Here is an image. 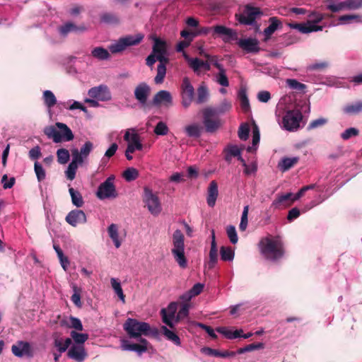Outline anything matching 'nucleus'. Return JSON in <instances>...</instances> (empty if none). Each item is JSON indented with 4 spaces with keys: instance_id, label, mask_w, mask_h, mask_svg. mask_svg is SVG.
I'll return each instance as SVG.
<instances>
[{
    "instance_id": "obj_50",
    "label": "nucleus",
    "mask_w": 362,
    "mask_h": 362,
    "mask_svg": "<svg viewBox=\"0 0 362 362\" xmlns=\"http://www.w3.org/2000/svg\"><path fill=\"white\" fill-rule=\"evenodd\" d=\"M35 173L36 174L37 180L39 182L42 181L45 179V171L44 168H42V165H40L38 162L35 163L34 165Z\"/></svg>"
},
{
    "instance_id": "obj_60",
    "label": "nucleus",
    "mask_w": 362,
    "mask_h": 362,
    "mask_svg": "<svg viewBox=\"0 0 362 362\" xmlns=\"http://www.w3.org/2000/svg\"><path fill=\"white\" fill-rule=\"evenodd\" d=\"M69 320H70V325H69L70 327L74 328L75 329H76L78 331L83 330V327L82 325L81 320L78 318L71 316Z\"/></svg>"
},
{
    "instance_id": "obj_18",
    "label": "nucleus",
    "mask_w": 362,
    "mask_h": 362,
    "mask_svg": "<svg viewBox=\"0 0 362 362\" xmlns=\"http://www.w3.org/2000/svg\"><path fill=\"white\" fill-rule=\"evenodd\" d=\"M237 44L247 53H257L260 50L259 41L256 38L240 39Z\"/></svg>"
},
{
    "instance_id": "obj_3",
    "label": "nucleus",
    "mask_w": 362,
    "mask_h": 362,
    "mask_svg": "<svg viewBox=\"0 0 362 362\" xmlns=\"http://www.w3.org/2000/svg\"><path fill=\"white\" fill-rule=\"evenodd\" d=\"M45 134L52 139L54 143H60L63 141H70L74 136L71 129L62 122H57L55 126H47L44 129Z\"/></svg>"
},
{
    "instance_id": "obj_42",
    "label": "nucleus",
    "mask_w": 362,
    "mask_h": 362,
    "mask_svg": "<svg viewBox=\"0 0 362 362\" xmlns=\"http://www.w3.org/2000/svg\"><path fill=\"white\" fill-rule=\"evenodd\" d=\"M162 330L165 337L176 345H180L181 341L180 337L173 331L168 329L166 327L163 326Z\"/></svg>"
},
{
    "instance_id": "obj_7",
    "label": "nucleus",
    "mask_w": 362,
    "mask_h": 362,
    "mask_svg": "<svg viewBox=\"0 0 362 362\" xmlns=\"http://www.w3.org/2000/svg\"><path fill=\"white\" fill-rule=\"evenodd\" d=\"M143 38L144 35L142 34L127 35L120 37L115 43L112 44L109 49L112 54L119 53L126 49L128 47L139 44Z\"/></svg>"
},
{
    "instance_id": "obj_16",
    "label": "nucleus",
    "mask_w": 362,
    "mask_h": 362,
    "mask_svg": "<svg viewBox=\"0 0 362 362\" xmlns=\"http://www.w3.org/2000/svg\"><path fill=\"white\" fill-rule=\"evenodd\" d=\"M65 220L74 227L78 224H83L87 221L85 213L82 210L78 209L71 211L66 216Z\"/></svg>"
},
{
    "instance_id": "obj_57",
    "label": "nucleus",
    "mask_w": 362,
    "mask_h": 362,
    "mask_svg": "<svg viewBox=\"0 0 362 362\" xmlns=\"http://www.w3.org/2000/svg\"><path fill=\"white\" fill-rule=\"evenodd\" d=\"M168 132V128L167 125L163 122H159L154 129V133L157 135H166Z\"/></svg>"
},
{
    "instance_id": "obj_4",
    "label": "nucleus",
    "mask_w": 362,
    "mask_h": 362,
    "mask_svg": "<svg viewBox=\"0 0 362 362\" xmlns=\"http://www.w3.org/2000/svg\"><path fill=\"white\" fill-rule=\"evenodd\" d=\"M260 247L262 255L267 259L276 261L284 256L283 244L279 240L267 238L261 240Z\"/></svg>"
},
{
    "instance_id": "obj_23",
    "label": "nucleus",
    "mask_w": 362,
    "mask_h": 362,
    "mask_svg": "<svg viewBox=\"0 0 362 362\" xmlns=\"http://www.w3.org/2000/svg\"><path fill=\"white\" fill-rule=\"evenodd\" d=\"M153 103L156 105L164 103L166 106H170L173 105V98L169 91L163 90L154 95Z\"/></svg>"
},
{
    "instance_id": "obj_61",
    "label": "nucleus",
    "mask_w": 362,
    "mask_h": 362,
    "mask_svg": "<svg viewBox=\"0 0 362 362\" xmlns=\"http://www.w3.org/2000/svg\"><path fill=\"white\" fill-rule=\"evenodd\" d=\"M224 152H228L233 157H238L241 154V149L238 147L236 145H228L226 148H225Z\"/></svg>"
},
{
    "instance_id": "obj_52",
    "label": "nucleus",
    "mask_w": 362,
    "mask_h": 362,
    "mask_svg": "<svg viewBox=\"0 0 362 362\" xmlns=\"http://www.w3.org/2000/svg\"><path fill=\"white\" fill-rule=\"evenodd\" d=\"M286 83L291 88L295 90H304L306 88L305 84L300 83L296 79H287Z\"/></svg>"
},
{
    "instance_id": "obj_38",
    "label": "nucleus",
    "mask_w": 362,
    "mask_h": 362,
    "mask_svg": "<svg viewBox=\"0 0 362 362\" xmlns=\"http://www.w3.org/2000/svg\"><path fill=\"white\" fill-rule=\"evenodd\" d=\"M308 16V21L305 23L307 25L313 24V23H320L325 17V15L317 11H309Z\"/></svg>"
},
{
    "instance_id": "obj_34",
    "label": "nucleus",
    "mask_w": 362,
    "mask_h": 362,
    "mask_svg": "<svg viewBox=\"0 0 362 362\" xmlns=\"http://www.w3.org/2000/svg\"><path fill=\"white\" fill-rule=\"evenodd\" d=\"M69 192L71 197L72 204L76 207H81L84 204L81 194L73 187L69 189Z\"/></svg>"
},
{
    "instance_id": "obj_27",
    "label": "nucleus",
    "mask_w": 362,
    "mask_h": 362,
    "mask_svg": "<svg viewBox=\"0 0 362 362\" xmlns=\"http://www.w3.org/2000/svg\"><path fill=\"white\" fill-rule=\"evenodd\" d=\"M299 160L298 157L283 158L278 163V168L281 172H286L296 165Z\"/></svg>"
},
{
    "instance_id": "obj_10",
    "label": "nucleus",
    "mask_w": 362,
    "mask_h": 362,
    "mask_svg": "<svg viewBox=\"0 0 362 362\" xmlns=\"http://www.w3.org/2000/svg\"><path fill=\"white\" fill-rule=\"evenodd\" d=\"M115 176L108 177L103 182H102L96 192V196L100 199L108 198H116L117 192L114 185Z\"/></svg>"
},
{
    "instance_id": "obj_21",
    "label": "nucleus",
    "mask_w": 362,
    "mask_h": 362,
    "mask_svg": "<svg viewBox=\"0 0 362 362\" xmlns=\"http://www.w3.org/2000/svg\"><path fill=\"white\" fill-rule=\"evenodd\" d=\"M67 356L77 362H83L88 355L83 346L73 345L68 351Z\"/></svg>"
},
{
    "instance_id": "obj_26",
    "label": "nucleus",
    "mask_w": 362,
    "mask_h": 362,
    "mask_svg": "<svg viewBox=\"0 0 362 362\" xmlns=\"http://www.w3.org/2000/svg\"><path fill=\"white\" fill-rule=\"evenodd\" d=\"M86 30V28L83 25L78 26L72 22H67L64 23L63 25L60 26L59 28L60 34L64 36L66 35L68 33L71 32H84Z\"/></svg>"
},
{
    "instance_id": "obj_59",
    "label": "nucleus",
    "mask_w": 362,
    "mask_h": 362,
    "mask_svg": "<svg viewBox=\"0 0 362 362\" xmlns=\"http://www.w3.org/2000/svg\"><path fill=\"white\" fill-rule=\"evenodd\" d=\"M93 148V143L89 141H86L83 144V146L81 148L79 153L84 157V158H86L90 154Z\"/></svg>"
},
{
    "instance_id": "obj_29",
    "label": "nucleus",
    "mask_w": 362,
    "mask_h": 362,
    "mask_svg": "<svg viewBox=\"0 0 362 362\" xmlns=\"http://www.w3.org/2000/svg\"><path fill=\"white\" fill-rule=\"evenodd\" d=\"M197 97L196 99L194 98V101L197 104L199 105L207 102L209 97V93L206 86H199L197 89Z\"/></svg>"
},
{
    "instance_id": "obj_43",
    "label": "nucleus",
    "mask_w": 362,
    "mask_h": 362,
    "mask_svg": "<svg viewBox=\"0 0 362 362\" xmlns=\"http://www.w3.org/2000/svg\"><path fill=\"white\" fill-rule=\"evenodd\" d=\"M71 344V339L70 338H66L64 341L62 339H57L54 340V346L57 347L60 353L66 351Z\"/></svg>"
},
{
    "instance_id": "obj_41",
    "label": "nucleus",
    "mask_w": 362,
    "mask_h": 362,
    "mask_svg": "<svg viewBox=\"0 0 362 362\" xmlns=\"http://www.w3.org/2000/svg\"><path fill=\"white\" fill-rule=\"evenodd\" d=\"M122 176L127 182L135 180L139 177V171L134 168H128L122 173Z\"/></svg>"
},
{
    "instance_id": "obj_11",
    "label": "nucleus",
    "mask_w": 362,
    "mask_h": 362,
    "mask_svg": "<svg viewBox=\"0 0 362 362\" xmlns=\"http://www.w3.org/2000/svg\"><path fill=\"white\" fill-rule=\"evenodd\" d=\"M303 115L298 110H288L282 119L283 127L289 132L296 131L300 127Z\"/></svg>"
},
{
    "instance_id": "obj_9",
    "label": "nucleus",
    "mask_w": 362,
    "mask_h": 362,
    "mask_svg": "<svg viewBox=\"0 0 362 362\" xmlns=\"http://www.w3.org/2000/svg\"><path fill=\"white\" fill-rule=\"evenodd\" d=\"M143 201L151 214L157 216L161 212L162 207L158 195L148 187H144Z\"/></svg>"
},
{
    "instance_id": "obj_45",
    "label": "nucleus",
    "mask_w": 362,
    "mask_h": 362,
    "mask_svg": "<svg viewBox=\"0 0 362 362\" xmlns=\"http://www.w3.org/2000/svg\"><path fill=\"white\" fill-rule=\"evenodd\" d=\"M57 161L60 164L66 163L70 158V154L67 149L59 148L57 151Z\"/></svg>"
},
{
    "instance_id": "obj_46",
    "label": "nucleus",
    "mask_w": 362,
    "mask_h": 362,
    "mask_svg": "<svg viewBox=\"0 0 362 362\" xmlns=\"http://www.w3.org/2000/svg\"><path fill=\"white\" fill-rule=\"evenodd\" d=\"M101 22L107 24H117L119 18L112 13H104L100 15Z\"/></svg>"
},
{
    "instance_id": "obj_55",
    "label": "nucleus",
    "mask_w": 362,
    "mask_h": 362,
    "mask_svg": "<svg viewBox=\"0 0 362 362\" xmlns=\"http://www.w3.org/2000/svg\"><path fill=\"white\" fill-rule=\"evenodd\" d=\"M359 134V131L354 127L346 129L341 134V137L344 140H348L352 136H356Z\"/></svg>"
},
{
    "instance_id": "obj_30",
    "label": "nucleus",
    "mask_w": 362,
    "mask_h": 362,
    "mask_svg": "<svg viewBox=\"0 0 362 362\" xmlns=\"http://www.w3.org/2000/svg\"><path fill=\"white\" fill-rule=\"evenodd\" d=\"M214 66L219 71L217 75V82L223 87H228L229 86V81L226 74V69L223 68V65L218 62H216Z\"/></svg>"
},
{
    "instance_id": "obj_28",
    "label": "nucleus",
    "mask_w": 362,
    "mask_h": 362,
    "mask_svg": "<svg viewBox=\"0 0 362 362\" xmlns=\"http://www.w3.org/2000/svg\"><path fill=\"white\" fill-rule=\"evenodd\" d=\"M185 59L187 60L189 66L193 70L197 75L200 74L203 67V60L199 58H191L189 56L185 54Z\"/></svg>"
},
{
    "instance_id": "obj_64",
    "label": "nucleus",
    "mask_w": 362,
    "mask_h": 362,
    "mask_svg": "<svg viewBox=\"0 0 362 362\" xmlns=\"http://www.w3.org/2000/svg\"><path fill=\"white\" fill-rule=\"evenodd\" d=\"M300 215V210L296 208H292L291 210L288 211V215H287V219L288 221L291 222L294 219L298 218Z\"/></svg>"
},
{
    "instance_id": "obj_13",
    "label": "nucleus",
    "mask_w": 362,
    "mask_h": 362,
    "mask_svg": "<svg viewBox=\"0 0 362 362\" xmlns=\"http://www.w3.org/2000/svg\"><path fill=\"white\" fill-rule=\"evenodd\" d=\"M88 95L100 101H108L111 100V93L107 86L100 85L93 87L88 90Z\"/></svg>"
},
{
    "instance_id": "obj_49",
    "label": "nucleus",
    "mask_w": 362,
    "mask_h": 362,
    "mask_svg": "<svg viewBox=\"0 0 362 362\" xmlns=\"http://www.w3.org/2000/svg\"><path fill=\"white\" fill-rule=\"evenodd\" d=\"M189 304L188 303H185L182 304L181 308H180L177 316L176 321H179L181 319L186 317L189 314Z\"/></svg>"
},
{
    "instance_id": "obj_6",
    "label": "nucleus",
    "mask_w": 362,
    "mask_h": 362,
    "mask_svg": "<svg viewBox=\"0 0 362 362\" xmlns=\"http://www.w3.org/2000/svg\"><path fill=\"white\" fill-rule=\"evenodd\" d=\"M123 327L130 338H141L142 335L148 336L151 331L148 323L133 318H128Z\"/></svg>"
},
{
    "instance_id": "obj_20",
    "label": "nucleus",
    "mask_w": 362,
    "mask_h": 362,
    "mask_svg": "<svg viewBox=\"0 0 362 362\" xmlns=\"http://www.w3.org/2000/svg\"><path fill=\"white\" fill-rule=\"evenodd\" d=\"M295 201L293 200V194L291 192L285 194L278 195L275 199L271 207L274 209H281L290 206Z\"/></svg>"
},
{
    "instance_id": "obj_24",
    "label": "nucleus",
    "mask_w": 362,
    "mask_h": 362,
    "mask_svg": "<svg viewBox=\"0 0 362 362\" xmlns=\"http://www.w3.org/2000/svg\"><path fill=\"white\" fill-rule=\"evenodd\" d=\"M218 195V184L216 181L212 180L209 185L207 189V204L210 207H214L216 204V202Z\"/></svg>"
},
{
    "instance_id": "obj_48",
    "label": "nucleus",
    "mask_w": 362,
    "mask_h": 362,
    "mask_svg": "<svg viewBox=\"0 0 362 362\" xmlns=\"http://www.w3.org/2000/svg\"><path fill=\"white\" fill-rule=\"evenodd\" d=\"M71 337L76 344H83L88 339L87 334L78 333L76 331H71Z\"/></svg>"
},
{
    "instance_id": "obj_39",
    "label": "nucleus",
    "mask_w": 362,
    "mask_h": 362,
    "mask_svg": "<svg viewBox=\"0 0 362 362\" xmlns=\"http://www.w3.org/2000/svg\"><path fill=\"white\" fill-rule=\"evenodd\" d=\"M91 54L93 57L100 60L107 59L110 57V53L108 51L101 47L94 48L92 50Z\"/></svg>"
},
{
    "instance_id": "obj_51",
    "label": "nucleus",
    "mask_w": 362,
    "mask_h": 362,
    "mask_svg": "<svg viewBox=\"0 0 362 362\" xmlns=\"http://www.w3.org/2000/svg\"><path fill=\"white\" fill-rule=\"evenodd\" d=\"M72 160L71 163H75L76 165H81L83 163L84 157L79 153L77 148L71 150Z\"/></svg>"
},
{
    "instance_id": "obj_17",
    "label": "nucleus",
    "mask_w": 362,
    "mask_h": 362,
    "mask_svg": "<svg viewBox=\"0 0 362 362\" xmlns=\"http://www.w3.org/2000/svg\"><path fill=\"white\" fill-rule=\"evenodd\" d=\"M215 35L223 37V40L226 42H229L230 40L238 38L235 31L221 25L214 27L213 36Z\"/></svg>"
},
{
    "instance_id": "obj_25",
    "label": "nucleus",
    "mask_w": 362,
    "mask_h": 362,
    "mask_svg": "<svg viewBox=\"0 0 362 362\" xmlns=\"http://www.w3.org/2000/svg\"><path fill=\"white\" fill-rule=\"evenodd\" d=\"M218 262V248L216 242V237L214 230H212L211 233V248L209 251V267L212 269L215 267L216 264Z\"/></svg>"
},
{
    "instance_id": "obj_14",
    "label": "nucleus",
    "mask_w": 362,
    "mask_h": 362,
    "mask_svg": "<svg viewBox=\"0 0 362 362\" xmlns=\"http://www.w3.org/2000/svg\"><path fill=\"white\" fill-rule=\"evenodd\" d=\"M140 344H130L127 340H122L121 348L123 351H133L136 352L139 355L148 350V342L144 338L139 339Z\"/></svg>"
},
{
    "instance_id": "obj_37",
    "label": "nucleus",
    "mask_w": 362,
    "mask_h": 362,
    "mask_svg": "<svg viewBox=\"0 0 362 362\" xmlns=\"http://www.w3.org/2000/svg\"><path fill=\"white\" fill-rule=\"evenodd\" d=\"M42 98L45 105L49 108L54 107L57 104V98L51 90H45Z\"/></svg>"
},
{
    "instance_id": "obj_63",
    "label": "nucleus",
    "mask_w": 362,
    "mask_h": 362,
    "mask_svg": "<svg viewBox=\"0 0 362 362\" xmlns=\"http://www.w3.org/2000/svg\"><path fill=\"white\" fill-rule=\"evenodd\" d=\"M287 25L290 28L298 30L300 33L305 34V32H306L305 23H288Z\"/></svg>"
},
{
    "instance_id": "obj_35",
    "label": "nucleus",
    "mask_w": 362,
    "mask_h": 362,
    "mask_svg": "<svg viewBox=\"0 0 362 362\" xmlns=\"http://www.w3.org/2000/svg\"><path fill=\"white\" fill-rule=\"evenodd\" d=\"M202 128L197 124H193L185 127V132L189 137L199 138L201 136Z\"/></svg>"
},
{
    "instance_id": "obj_40",
    "label": "nucleus",
    "mask_w": 362,
    "mask_h": 362,
    "mask_svg": "<svg viewBox=\"0 0 362 362\" xmlns=\"http://www.w3.org/2000/svg\"><path fill=\"white\" fill-rule=\"evenodd\" d=\"M221 259L223 261H232L234 258V251L230 247L222 246L220 250Z\"/></svg>"
},
{
    "instance_id": "obj_56",
    "label": "nucleus",
    "mask_w": 362,
    "mask_h": 362,
    "mask_svg": "<svg viewBox=\"0 0 362 362\" xmlns=\"http://www.w3.org/2000/svg\"><path fill=\"white\" fill-rule=\"evenodd\" d=\"M226 232L230 241L233 244H235L238 240L235 228L233 226H229L227 227Z\"/></svg>"
},
{
    "instance_id": "obj_53",
    "label": "nucleus",
    "mask_w": 362,
    "mask_h": 362,
    "mask_svg": "<svg viewBox=\"0 0 362 362\" xmlns=\"http://www.w3.org/2000/svg\"><path fill=\"white\" fill-rule=\"evenodd\" d=\"M249 211V206H245L243 209V211L241 216V221L239 226L240 230L242 231L245 230L247 226V215Z\"/></svg>"
},
{
    "instance_id": "obj_2",
    "label": "nucleus",
    "mask_w": 362,
    "mask_h": 362,
    "mask_svg": "<svg viewBox=\"0 0 362 362\" xmlns=\"http://www.w3.org/2000/svg\"><path fill=\"white\" fill-rule=\"evenodd\" d=\"M152 53L157 55V59L159 62L154 81L156 84L162 83L166 74V65L169 62V59L166 57L167 46L165 42L160 38H156Z\"/></svg>"
},
{
    "instance_id": "obj_8",
    "label": "nucleus",
    "mask_w": 362,
    "mask_h": 362,
    "mask_svg": "<svg viewBox=\"0 0 362 362\" xmlns=\"http://www.w3.org/2000/svg\"><path fill=\"white\" fill-rule=\"evenodd\" d=\"M180 93L181 104L185 109H187L194 100L195 91L189 78L187 76L182 80Z\"/></svg>"
},
{
    "instance_id": "obj_32",
    "label": "nucleus",
    "mask_w": 362,
    "mask_h": 362,
    "mask_svg": "<svg viewBox=\"0 0 362 362\" xmlns=\"http://www.w3.org/2000/svg\"><path fill=\"white\" fill-rule=\"evenodd\" d=\"M344 113L347 115H358L362 112V101H357L355 103L348 104L343 108Z\"/></svg>"
},
{
    "instance_id": "obj_1",
    "label": "nucleus",
    "mask_w": 362,
    "mask_h": 362,
    "mask_svg": "<svg viewBox=\"0 0 362 362\" xmlns=\"http://www.w3.org/2000/svg\"><path fill=\"white\" fill-rule=\"evenodd\" d=\"M232 104L227 100H223L217 107H206L202 110L203 124L207 132H214L221 126L218 116L229 112Z\"/></svg>"
},
{
    "instance_id": "obj_44",
    "label": "nucleus",
    "mask_w": 362,
    "mask_h": 362,
    "mask_svg": "<svg viewBox=\"0 0 362 362\" xmlns=\"http://www.w3.org/2000/svg\"><path fill=\"white\" fill-rule=\"evenodd\" d=\"M72 288L74 293L71 297V300L76 306L81 308L82 306V303L81 301V289L75 284L73 285Z\"/></svg>"
},
{
    "instance_id": "obj_5",
    "label": "nucleus",
    "mask_w": 362,
    "mask_h": 362,
    "mask_svg": "<svg viewBox=\"0 0 362 362\" xmlns=\"http://www.w3.org/2000/svg\"><path fill=\"white\" fill-rule=\"evenodd\" d=\"M172 254L175 262L181 268L187 267V260L185 255V238L180 230H176L173 235Z\"/></svg>"
},
{
    "instance_id": "obj_12",
    "label": "nucleus",
    "mask_w": 362,
    "mask_h": 362,
    "mask_svg": "<svg viewBox=\"0 0 362 362\" xmlns=\"http://www.w3.org/2000/svg\"><path fill=\"white\" fill-rule=\"evenodd\" d=\"M262 14L260 8L246 5L243 11L235 16L240 24L252 25L258 16Z\"/></svg>"
},
{
    "instance_id": "obj_31",
    "label": "nucleus",
    "mask_w": 362,
    "mask_h": 362,
    "mask_svg": "<svg viewBox=\"0 0 362 362\" xmlns=\"http://www.w3.org/2000/svg\"><path fill=\"white\" fill-rule=\"evenodd\" d=\"M202 351L209 356H214L216 357H222V358H226L229 356H234L235 352L233 351H224L221 352L217 349H214L209 347H204L202 349Z\"/></svg>"
},
{
    "instance_id": "obj_58",
    "label": "nucleus",
    "mask_w": 362,
    "mask_h": 362,
    "mask_svg": "<svg viewBox=\"0 0 362 362\" xmlns=\"http://www.w3.org/2000/svg\"><path fill=\"white\" fill-rule=\"evenodd\" d=\"M77 165L75 163H70L68 168L66 171V175L68 180H73L75 178L76 170L78 168Z\"/></svg>"
},
{
    "instance_id": "obj_22",
    "label": "nucleus",
    "mask_w": 362,
    "mask_h": 362,
    "mask_svg": "<svg viewBox=\"0 0 362 362\" xmlns=\"http://www.w3.org/2000/svg\"><path fill=\"white\" fill-rule=\"evenodd\" d=\"M269 25L264 30V42H267L274 33L282 28V23L277 17H271L269 18Z\"/></svg>"
},
{
    "instance_id": "obj_54",
    "label": "nucleus",
    "mask_w": 362,
    "mask_h": 362,
    "mask_svg": "<svg viewBox=\"0 0 362 362\" xmlns=\"http://www.w3.org/2000/svg\"><path fill=\"white\" fill-rule=\"evenodd\" d=\"M355 20L358 22L361 21V17L356 14L343 15L339 16V21L342 23H349L351 21Z\"/></svg>"
},
{
    "instance_id": "obj_33",
    "label": "nucleus",
    "mask_w": 362,
    "mask_h": 362,
    "mask_svg": "<svg viewBox=\"0 0 362 362\" xmlns=\"http://www.w3.org/2000/svg\"><path fill=\"white\" fill-rule=\"evenodd\" d=\"M238 99L240 100V107L242 110L245 112H248L250 109V106L245 89H240V90L238 91Z\"/></svg>"
},
{
    "instance_id": "obj_36",
    "label": "nucleus",
    "mask_w": 362,
    "mask_h": 362,
    "mask_svg": "<svg viewBox=\"0 0 362 362\" xmlns=\"http://www.w3.org/2000/svg\"><path fill=\"white\" fill-rule=\"evenodd\" d=\"M107 231L110 238L113 240L115 247L119 248L121 246V242L119 240V234L117 225L112 223L108 227Z\"/></svg>"
},
{
    "instance_id": "obj_15",
    "label": "nucleus",
    "mask_w": 362,
    "mask_h": 362,
    "mask_svg": "<svg viewBox=\"0 0 362 362\" xmlns=\"http://www.w3.org/2000/svg\"><path fill=\"white\" fill-rule=\"evenodd\" d=\"M11 351L13 355L18 357L27 356L32 358L33 356L30 344L27 341H17L16 344L12 345Z\"/></svg>"
},
{
    "instance_id": "obj_47",
    "label": "nucleus",
    "mask_w": 362,
    "mask_h": 362,
    "mask_svg": "<svg viewBox=\"0 0 362 362\" xmlns=\"http://www.w3.org/2000/svg\"><path fill=\"white\" fill-rule=\"evenodd\" d=\"M250 127L247 123L240 124L238 129V137L243 141H246L249 137Z\"/></svg>"
},
{
    "instance_id": "obj_62",
    "label": "nucleus",
    "mask_w": 362,
    "mask_h": 362,
    "mask_svg": "<svg viewBox=\"0 0 362 362\" xmlns=\"http://www.w3.org/2000/svg\"><path fill=\"white\" fill-rule=\"evenodd\" d=\"M327 122V119L319 118V119H315V120L312 121L309 124V125L308 127V129H315V128H317L319 127H322V126L325 125Z\"/></svg>"
},
{
    "instance_id": "obj_19",
    "label": "nucleus",
    "mask_w": 362,
    "mask_h": 362,
    "mask_svg": "<svg viewBox=\"0 0 362 362\" xmlns=\"http://www.w3.org/2000/svg\"><path fill=\"white\" fill-rule=\"evenodd\" d=\"M150 87L146 83H139L134 90L135 98L141 105H145L150 94Z\"/></svg>"
}]
</instances>
